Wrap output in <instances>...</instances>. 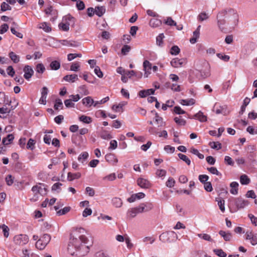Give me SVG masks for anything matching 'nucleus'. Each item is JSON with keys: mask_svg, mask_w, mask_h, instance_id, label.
I'll return each instance as SVG.
<instances>
[{"mask_svg": "<svg viewBox=\"0 0 257 257\" xmlns=\"http://www.w3.org/2000/svg\"><path fill=\"white\" fill-rule=\"evenodd\" d=\"M70 239V241L68 246V250L72 255H74V252L71 251V247L74 246L77 250H79L83 244L87 242V238L84 235L78 236V238L71 235Z\"/></svg>", "mask_w": 257, "mask_h": 257, "instance_id": "obj_1", "label": "nucleus"}, {"mask_svg": "<svg viewBox=\"0 0 257 257\" xmlns=\"http://www.w3.org/2000/svg\"><path fill=\"white\" fill-rule=\"evenodd\" d=\"M225 14V18L227 21V24L231 27L234 28L236 26L238 23L239 17L237 13L232 9L223 10Z\"/></svg>", "mask_w": 257, "mask_h": 257, "instance_id": "obj_2", "label": "nucleus"}, {"mask_svg": "<svg viewBox=\"0 0 257 257\" xmlns=\"http://www.w3.org/2000/svg\"><path fill=\"white\" fill-rule=\"evenodd\" d=\"M217 26L218 29L223 32L226 33L227 28L225 26L226 18L225 14L223 13V11L219 12L217 15Z\"/></svg>", "mask_w": 257, "mask_h": 257, "instance_id": "obj_3", "label": "nucleus"}, {"mask_svg": "<svg viewBox=\"0 0 257 257\" xmlns=\"http://www.w3.org/2000/svg\"><path fill=\"white\" fill-rule=\"evenodd\" d=\"M29 240V238L26 234H18L14 236L13 238L14 242L15 244L22 246L26 244Z\"/></svg>", "mask_w": 257, "mask_h": 257, "instance_id": "obj_4", "label": "nucleus"}, {"mask_svg": "<svg viewBox=\"0 0 257 257\" xmlns=\"http://www.w3.org/2000/svg\"><path fill=\"white\" fill-rule=\"evenodd\" d=\"M32 191L34 193L35 196L38 194L43 195L46 193V189L44 184L38 183L32 188Z\"/></svg>", "mask_w": 257, "mask_h": 257, "instance_id": "obj_5", "label": "nucleus"}, {"mask_svg": "<svg viewBox=\"0 0 257 257\" xmlns=\"http://www.w3.org/2000/svg\"><path fill=\"white\" fill-rule=\"evenodd\" d=\"M186 63V60L184 58L179 59L175 58L171 61V64L172 67L175 68H179L183 66Z\"/></svg>", "mask_w": 257, "mask_h": 257, "instance_id": "obj_6", "label": "nucleus"}, {"mask_svg": "<svg viewBox=\"0 0 257 257\" xmlns=\"http://www.w3.org/2000/svg\"><path fill=\"white\" fill-rule=\"evenodd\" d=\"M137 184L143 189H148L151 187V184L149 180L142 178L138 179Z\"/></svg>", "mask_w": 257, "mask_h": 257, "instance_id": "obj_7", "label": "nucleus"}, {"mask_svg": "<svg viewBox=\"0 0 257 257\" xmlns=\"http://www.w3.org/2000/svg\"><path fill=\"white\" fill-rule=\"evenodd\" d=\"M174 235L176 234L174 231L164 232L159 236V239L163 242H170L169 237Z\"/></svg>", "mask_w": 257, "mask_h": 257, "instance_id": "obj_8", "label": "nucleus"}, {"mask_svg": "<svg viewBox=\"0 0 257 257\" xmlns=\"http://www.w3.org/2000/svg\"><path fill=\"white\" fill-rule=\"evenodd\" d=\"M23 71L24 72V77L27 80H29L34 74V70L29 65L25 66Z\"/></svg>", "mask_w": 257, "mask_h": 257, "instance_id": "obj_9", "label": "nucleus"}, {"mask_svg": "<svg viewBox=\"0 0 257 257\" xmlns=\"http://www.w3.org/2000/svg\"><path fill=\"white\" fill-rule=\"evenodd\" d=\"M144 70L145 71L144 76L148 77L151 73L152 64L148 60H145L143 62Z\"/></svg>", "mask_w": 257, "mask_h": 257, "instance_id": "obj_10", "label": "nucleus"}, {"mask_svg": "<svg viewBox=\"0 0 257 257\" xmlns=\"http://www.w3.org/2000/svg\"><path fill=\"white\" fill-rule=\"evenodd\" d=\"M190 118H194L198 120L199 121L203 122L207 121V116L204 115L201 111H199L198 113L194 114L192 117H189Z\"/></svg>", "mask_w": 257, "mask_h": 257, "instance_id": "obj_11", "label": "nucleus"}, {"mask_svg": "<svg viewBox=\"0 0 257 257\" xmlns=\"http://www.w3.org/2000/svg\"><path fill=\"white\" fill-rule=\"evenodd\" d=\"M235 204L237 208H243L248 204L247 200H243L241 198H236L235 201Z\"/></svg>", "mask_w": 257, "mask_h": 257, "instance_id": "obj_12", "label": "nucleus"}, {"mask_svg": "<svg viewBox=\"0 0 257 257\" xmlns=\"http://www.w3.org/2000/svg\"><path fill=\"white\" fill-rule=\"evenodd\" d=\"M54 209L57 212V214L59 216L64 215L68 213L71 209V207L69 206L65 207L62 209H59L58 206H55Z\"/></svg>", "mask_w": 257, "mask_h": 257, "instance_id": "obj_13", "label": "nucleus"}, {"mask_svg": "<svg viewBox=\"0 0 257 257\" xmlns=\"http://www.w3.org/2000/svg\"><path fill=\"white\" fill-rule=\"evenodd\" d=\"M105 158L107 162L111 163L113 165L116 164L118 162V160L116 156L112 154H106L105 155Z\"/></svg>", "mask_w": 257, "mask_h": 257, "instance_id": "obj_14", "label": "nucleus"}, {"mask_svg": "<svg viewBox=\"0 0 257 257\" xmlns=\"http://www.w3.org/2000/svg\"><path fill=\"white\" fill-rule=\"evenodd\" d=\"M200 28L201 26H198L197 29L193 32V37L190 39V42L191 44H195L199 38Z\"/></svg>", "mask_w": 257, "mask_h": 257, "instance_id": "obj_15", "label": "nucleus"}, {"mask_svg": "<svg viewBox=\"0 0 257 257\" xmlns=\"http://www.w3.org/2000/svg\"><path fill=\"white\" fill-rule=\"evenodd\" d=\"M155 91V89L153 88L141 90L139 93V95L142 98L145 97L151 94H154Z\"/></svg>", "mask_w": 257, "mask_h": 257, "instance_id": "obj_16", "label": "nucleus"}, {"mask_svg": "<svg viewBox=\"0 0 257 257\" xmlns=\"http://www.w3.org/2000/svg\"><path fill=\"white\" fill-rule=\"evenodd\" d=\"M82 102L86 106L90 107L94 104L95 102L90 96H87L82 100Z\"/></svg>", "mask_w": 257, "mask_h": 257, "instance_id": "obj_17", "label": "nucleus"}, {"mask_svg": "<svg viewBox=\"0 0 257 257\" xmlns=\"http://www.w3.org/2000/svg\"><path fill=\"white\" fill-rule=\"evenodd\" d=\"M155 121L158 125V127L164 126L165 125L166 123L163 121L162 117L160 116L158 113L155 112Z\"/></svg>", "mask_w": 257, "mask_h": 257, "instance_id": "obj_18", "label": "nucleus"}, {"mask_svg": "<svg viewBox=\"0 0 257 257\" xmlns=\"http://www.w3.org/2000/svg\"><path fill=\"white\" fill-rule=\"evenodd\" d=\"M161 24H162L161 20H160L158 19H156V18L151 19L149 22L150 26L153 28L158 27L160 26H161Z\"/></svg>", "mask_w": 257, "mask_h": 257, "instance_id": "obj_19", "label": "nucleus"}, {"mask_svg": "<svg viewBox=\"0 0 257 257\" xmlns=\"http://www.w3.org/2000/svg\"><path fill=\"white\" fill-rule=\"evenodd\" d=\"M238 183L237 182H232L230 184L231 189L230 193L233 195H236L238 193Z\"/></svg>", "mask_w": 257, "mask_h": 257, "instance_id": "obj_20", "label": "nucleus"}, {"mask_svg": "<svg viewBox=\"0 0 257 257\" xmlns=\"http://www.w3.org/2000/svg\"><path fill=\"white\" fill-rule=\"evenodd\" d=\"M219 234L223 238L224 240L226 241H230L232 238V234L229 232H226L223 230H220Z\"/></svg>", "mask_w": 257, "mask_h": 257, "instance_id": "obj_21", "label": "nucleus"}, {"mask_svg": "<svg viewBox=\"0 0 257 257\" xmlns=\"http://www.w3.org/2000/svg\"><path fill=\"white\" fill-rule=\"evenodd\" d=\"M105 8L103 6L96 7L94 9V13L100 17L105 13Z\"/></svg>", "mask_w": 257, "mask_h": 257, "instance_id": "obj_22", "label": "nucleus"}, {"mask_svg": "<svg viewBox=\"0 0 257 257\" xmlns=\"http://www.w3.org/2000/svg\"><path fill=\"white\" fill-rule=\"evenodd\" d=\"M64 80L71 82H74L78 79V76L76 74L67 75L63 78Z\"/></svg>", "mask_w": 257, "mask_h": 257, "instance_id": "obj_23", "label": "nucleus"}, {"mask_svg": "<svg viewBox=\"0 0 257 257\" xmlns=\"http://www.w3.org/2000/svg\"><path fill=\"white\" fill-rule=\"evenodd\" d=\"M38 28L40 29H43L46 32H50L51 31V27L46 22H43L39 24Z\"/></svg>", "mask_w": 257, "mask_h": 257, "instance_id": "obj_24", "label": "nucleus"}, {"mask_svg": "<svg viewBox=\"0 0 257 257\" xmlns=\"http://www.w3.org/2000/svg\"><path fill=\"white\" fill-rule=\"evenodd\" d=\"M81 174L80 173H72L71 172L68 173L67 178L69 181H73L76 179H79L81 177Z\"/></svg>", "mask_w": 257, "mask_h": 257, "instance_id": "obj_25", "label": "nucleus"}, {"mask_svg": "<svg viewBox=\"0 0 257 257\" xmlns=\"http://www.w3.org/2000/svg\"><path fill=\"white\" fill-rule=\"evenodd\" d=\"M14 139V136L12 134H9L7 137L3 138L2 143L4 145H8L11 143Z\"/></svg>", "mask_w": 257, "mask_h": 257, "instance_id": "obj_26", "label": "nucleus"}, {"mask_svg": "<svg viewBox=\"0 0 257 257\" xmlns=\"http://www.w3.org/2000/svg\"><path fill=\"white\" fill-rule=\"evenodd\" d=\"M216 105L214 106V111L216 114H223L225 115L226 114V106H219V108L215 109Z\"/></svg>", "mask_w": 257, "mask_h": 257, "instance_id": "obj_27", "label": "nucleus"}, {"mask_svg": "<svg viewBox=\"0 0 257 257\" xmlns=\"http://www.w3.org/2000/svg\"><path fill=\"white\" fill-rule=\"evenodd\" d=\"M112 203L115 207H120L122 205V201L120 198L114 197L112 199Z\"/></svg>", "mask_w": 257, "mask_h": 257, "instance_id": "obj_28", "label": "nucleus"}, {"mask_svg": "<svg viewBox=\"0 0 257 257\" xmlns=\"http://www.w3.org/2000/svg\"><path fill=\"white\" fill-rule=\"evenodd\" d=\"M50 67L51 70H57L60 67V62L57 60L53 61L50 64Z\"/></svg>", "mask_w": 257, "mask_h": 257, "instance_id": "obj_29", "label": "nucleus"}, {"mask_svg": "<svg viewBox=\"0 0 257 257\" xmlns=\"http://www.w3.org/2000/svg\"><path fill=\"white\" fill-rule=\"evenodd\" d=\"M250 182V179L245 174L240 177V182L242 185H248Z\"/></svg>", "mask_w": 257, "mask_h": 257, "instance_id": "obj_30", "label": "nucleus"}, {"mask_svg": "<svg viewBox=\"0 0 257 257\" xmlns=\"http://www.w3.org/2000/svg\"><path fill=\"white\" fill-rule=\"evenodd\" d=\"M70 23L68 22H63L59 24V27L64 31H68L69 30Z\"/></svg>", "mask_w": 257, "mask_h": 257, "instance_id": "obj_31", "label": "nucleus"}, {"mask_svg": "<svg viewBox=\"0 0 257 257\" xmlns=\"http://www.w3.org/2000/svg\"><path fill=\"white\" fill-rule=\"evenodd\" d=\"M9 56L14 63H17L20 61V57L14 52H10Z\"/></svg>", "mask_w": 257, "mask_h": 257, "instance_id": "obj_32", "label": "nucleus"}, {"mask_svg": "<svg viewBox=\"0 0 257 257\" xmlns=\"http://www.w3.org/2000/svg\"><path fill=\"white\" fill-rule=\"evenodd\" d=\"M79 120L83 123L89 124L92 122V118L89 116L82 115L79 117Z\"/></svg>", "mask_w": 257, "mask_h": 257, "instance_id": "obj_33", "label": "nucleus"}, {"mask_svg": "<svg viewBox=\"0 0 257 257\" xmlns=\"http://www.w3.org/2000/svg\"><path fill=\"white\" fill-rule=\"evenodd\" d=\"M143 207L144 208V211L145 212H148L154 208V205L151 202H146V203H142Z\"/></svg>", "mask_w": 257, "mask_h": 257, "instance_id": "obj_34", "label": "nucleus"}, {"mask_svg": "<svg viewBox=\"0 0 257 257\" xmlns=\"http://www.w3.org/2000/svg\"><path fill=\"white\" fill-rule=\"evenodd\" d=\"M89 155L88 153L86 152H84L82 153L78 157V160L82 163H83V162L87 159L88 158Z\"/></svg>", "mask_w": 257, "mask_h": 257, "instance_id": "obj_35", "label": "nucleus"}, {"mask_svg": "<svg viewBox=\"0 0 257 257\" xmlns=\"http://www.w3.org/2000/svg\"><path fill=\"white\" fill-rule=\"evenodd\" d=\"M35 245L36 247L40 250L44 249L46 246V245L45 244L44 242L40 238L36 242Z\"/></svg>", "mask_w": 257, "mask_h": 257, "instance_id": "obj_36", "label": "nucleus"}, {"mask_svg": "<svg viewBox=\"0 0 257 257\" xmlns=\"http://www.w3.org/2000/svg\"><path fill=\"white\" fill-rule=\"evenodd\" d=\"M180 103L183 105H191L195 103V100L193 98L189 99H182Z\"/></svg>", "mask_w": 257, "mask_h": 257, "instance_id": "obj_37", "label": "nucleus"}, {"mask_svg": "<svg viewBox=\"0 0 257 257\" xmlns=\"http://www.w3.org/2000/svg\"><path fill=\"white\" fill-rule=\"evenodd\" d=\"M164 35L163 33L160 34L156 38V44L160 47H162L163 44V39Z\"/></svg>", "mask_w": 257, "mask_h": 257, "instance_id": "obj_38", "label": "nucleus"}, {"mask_svg": "<svg viewBox=\"0 0 257 257\" xmlns=\"http://www.w3.org/2000/svg\"><path fill=\"white\" fill-rule=\"evenodd\" d=\"M54 107V109L55 110H58L59 109H63V103L62 102V100L59 98L56 99L55 100V103Z\"/></svg>", "mask_w": 257, "mask_h": 257, "instance_id": "obj_39", "label": "nucleus"}, {"mask_svg": "<svg viewBox=\"0 0 257 257\" xmlns=\"http://www.w3.org/2000/svg\"><path fill=\"white\" fill-rule=\"evenodd\" d=\"M178 156L181 160L184 161L188 165L191 164V161L187 156L181 153L178 154Z\"/></svg>", "mask_w": 257, "mask_h": 257, "instance_id": "obj_40", "label": "nucleus"}, {"mask_svg": "<svg viewBox=\"0 0 257 257\" xmlns=\"http://www.w3.org/2000/svg\"><path fill=\"white\" fill-rule=\"evenodd\" d=\"M197 236L205 240H207V241H213V239H212V238L211 237L210 235L208 234H206V233H203V234H202V233H198L197 234Z\"/></svg>", "mask_w": 257, "mask_h": 257, "instance_id": "obj_41", "label": "nucleus"}, {"mask_svg": "<svg viewBox=\"0 0 257 257\" xmlns=\"http://www.w3.org/2000/svg\"><path fill=\"white\" fill-rule=\"evenodd\" d=\"M74 18L71 16L70 15H68L65 16L63 18V22H68L69 23H70V25L72 24L74 25L75 23Z\"/></svg>", "mask_w": 257, "mask_h": 257, "instance_id": "obj_42", "label": "nucleus"}, {"mask_svg": "<svg viewBox=\"0 0 257 257\" xmlns=\"http://www.w3.org/2000/svg\"><path fill=\"white\" fill-rule=\"evenodd\" d=\"M190 152L194 155H196L200 159H203L204 156L203 154L200 153L198 150L195 148H191L190 150Z\"/></svg>", "mask_w": 257, "mask_h": 257, "instance_id": "obj_43", "label": "nucleus"}, {"mask_svg": "<svg viewBox=\"0 0 257 257\" xmlns=\"http://www.w3.org/2000/svg\"><path fill=\"white\" fill-rule=\"evenodd\" d=\"M36 71L38 73L42 74L45 71V67L42 63H39L36 66Z\"/></svg>", "mask_w": 257, "mask_h": 257, "instance_id": "obj_44", "label": "nucleus"}, {"mask_svg": "<svg viewBox=\"0 0 257 257\" xmlns=\"http://www.w3.org/2000/svg\"><path fill=\"white\" fill-rule=\"evenodd\" d=\"M180 52V48L177 46L174 45L171 48L170 53L172 55H177Z\"/></svg>", "mask_w": 257, "mask_h": 257, "instance_id": "obj_45", "label": "nucleus"}, {"mask_svg": "<svg viewBox=\"0 0 257 257\" xmlns=\"http://www.w3.org/2000/svg\"><path fill=\"white\" fill-rule=\"evenodd\" d=\"M138 213H137L136 210L135 208H132L128 210L127 212V215L130 218L135 217Z\"/></svg>", "mask_w": 257, "mask_h": 257, "instance_id": "obj_46", "label": "nucleus"}, {"mask_svg": "<svg viewBox=\"0 0 257 257\" xmlns=\"http://www.w3.org/2000/svg\"><path fill=\"white\" fill-rule=\"evenodd\" d=\"M174 120L175 122L179 125H185L186 122V120L182 118L181 116L175 117Z\"/></svg>", "mask_w": 257, "mask_h": 257, "instance_id": "obj_47", "label": "nucleus"}, {"mask_svg": "<svg viewBox=\"0 0 257 257\" xmlns=\"http://www.w3.org/2000/svg\"><path fill=\"white\" fill-rule=\"evenodd\" d=\"M209 16L205 12H202L198 16V20L199 21H203L208 19Z\"/></svg>", "mask_w": 257, "mask_h": 257, "instance_id": "obj_48", "label": "nucleus"}, {"mask_svg": "<svg viewBox=\"0 0 257 257\" xmlns=\"http://www.w3.org/2000/svg\"><path fill=\"white\" fill-rule=\"evenodd\" d=\"M40 239L43 240L47 245L51 240V236L48 234H44L40 238Z\"/></svg>", "mask_w": 257, "mask_h": 257, "instance_id": "obj_49", "label": "nucleus"}, {"mask_svg": "<svg viewBox=\"0 0 257 257\" xmlns=\"http://www.w3.org/2000/svg\"><path fill=\"white\" fill-rule=\"evenodd\" d=\"M0 228L3 229L4 236L7 238L9 235V228L8 226L3 224L0 226Z\"/></svg>", "mask_w": 257, "mask_h": 257, "instance_id": "obj_50", "label": "nucleus"}, {"mask_svg": "<svg viewBox=\"0 0 257 257\" xmlns=\"http://www.w3.org/2000/svg\"><path fill=\"white\" fill-rule=\"evenodd\" d=\"M211 148L218 150L221 148V144L219 142H210L209 144Z\"/></svg>", "mask_w": 257, "mask_h": 257, "instance_id": "obj_51", "label": "nucleus"}, {"mask_svg": "<svg viewBox=\"0 0 257 257\" xmlns=\"http://www.w3.org/2000/svg\"><path fill=\"white\" fill-rule=\"evenodd\" d=\"M100 137L102 139L104 140H109L112 138L110 134L107 131H104L101 132L100 134Z\"/></svg>", "mask_w": 257, "mask_h": 257, "instance_id": "obj_52", "label": "nucleus"}, {"mask_svg": "<svg viewBox=\"0 0 257 257\" xmlns=\"http://www.w3.org/2000/svg\"><path fill=\"white\" fill-rule=\"evenodd\" d=\"M214 252L219 257H226L227 255L226 253L221 249H214Z\"/></svg>", "mask_w": 257, "mask_h": 257, "instance_id": "obj_53", "label": "nucleus"}, {"mask_svg": "<svg viewBox=\"0 0 257 257\" xmlns=\"http://www.w3.org/2000/svg\"><path fill=\"white\" fill-rule=\"evenodd\" d=\"M175 184V180L171 177H169L166 183V185L169 188H172L174 186Z\"/></svg>", "mask_w": 257, "mask_h": 257, "instance_id": "obj_54", "label": "nucleus"}, {"mask_svg": "<svg viewBox=\"0 0 257 257\" xmlns=\"http://www.w3.org/2000/svg\"><path fill=\"white\" fill-rule=\"evenodd\" d=\"M207 170L211 174L216 175L217 176H221V174L217 170V169L214 167L207 168Z\"/></svg>", "mask_w": 257, "mask_h": 257, "instance_id": "obj_55", "label": "nucleus"}, {"mask_svg": "<svg viewBox=\"0 0 257 257\" xmlns=\"http://www.w3.org/2000/svg\"><path fill=\"white\" fill-rule=\"evenodd\" d=\"M131 47L127 45H124L121 48V52L123 55H126L131 50Z\"/></svg>", "mask_w": 257, "mask_h": 257, "instance_id": "obj_56", "label": "nucleus"}, {"mask_svg": "<svg viewBox=\"0 0 257 257\" xmlns=\"http://www.w3.org/2000/svg\"><path fill=\"white\" fill-rule=\"evenodd\" d=\"M5 180L8 186H11L14 183V177L11 175H8Z\"/></svg>", "mask_w": 257, "mask_h": 257, "instance_id": "obj_57", "label": "nucleus"}, {"mask_svg": "<svg viewBox=\"0 0 257 257\" xmlns=\"http://www.w3.org/2000/svg\"><path fill=\"white\" fill-rule=\"evenodd\" d=\"M95 74L99 77L102 78L103 76L102 72L101 71L99 66H96L94 70Z\"/></svg>", "mask_w": 257, "mask_h": 257, "instance_id": "obj_58", "label": "nucleus"}, {"mask_svg": "<svg viewBox=\"0 0 257 257\" xmlns=\"http://www.w3.org/2000/svg\"><path fill=\"white\" fill-rule=\"evenodd\" d=\"M198 179L202 183L204 184L207 182L209 177L206 175H200Z\"/></svg>", "mask_w": 257, "mask_h": 257, "instance_id": "obj_59", "label": "nucleus"}, {"mask_svg": "<svg viewBox=\"0 0 257 257\" xmlns=\"http://www.w3.org/2000/svg\"><path fill=\"white\" fill-rule=\"evenodd\" d=\"M76 7L78 10L81 11L84 9L85 5L82 1L78 0L76 2Z\"/></svg>", "mask_w": 257, "mask_h": 257, "instance_id": "obj_60", "label": "nucleus"}, {"mask_svg": "<svg viewBox=\"0 0 257 257\" xmlns=\"http://www.w3.org/2000/svg\"><path fill=\"white\" fill-rule=\"evenodd\" d=\"M11 7L5 2H3L1 5V10L3 12L6 11L7 10H11Z\"/></svg>", "mask_w": 257, "mask_h": 257, "instance_id": "obj_61", "label": "nucleus"}, {"mask_svg": "<svg viewBox=\"0 0 257 257\" xmlns=\"http://www.w3.org/2000/svg\"><path fill=\"white\" fill-rule=\"evenodd\" d=\"M80 67L78 62L73 63L70 67V70L73 71H77Z\"/></svg>", "mask_w": 257, "mask_h": 257, "instance_id": "obj_62", "label": "nucleus"}, {"mask_svg": "<svg viewBox=\"0 0 257 257\" xmlns=\"http://www.w3.org/2000/svg\"><path fill=\"white\" fill-rule=\"evenodd\" d=\"M174 112L177 114H182L185 113V111L181 109L179 106H176L174 107Z\"/></svg>", "mask_w": 257, "mask_h": 257, "instance_id": "obj_63", "label": "nucleus"}, {"mask_svg": "<svg viewBox=\"0 0 257 257\" xmlns=\"http://www.w3.org/2000/svg\"><path fill=\"white\" fill-rule=\"evenodd\" d=\"M217 56L220 59L223 60L225 62H227L229 61L230 57L228 55H223L221 53H217Z\"/></svg>", "mask_w": 257, "mask_h": 257, "instance_id": "obj_64", "label": "nucleus"}]
</instances>
